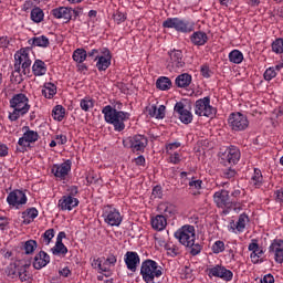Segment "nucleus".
I'll use <instances>...</instances> for the list:
<instances>
[{
    "label": "nucleus",
    "instance_id": "nucleus-53",
    "mask_svg": "<svg viewBox=\"0 0 283 283\" xmlns=\"http://www.w3.org/2000/svg\"><path fill=\"white\" fill-rule=\"evenodd\" d=\"M18 145L20 146V148H17V151H25V147H30V143L28 142V139H25L24 136H22L19 140H18Z\"/></svg>",
    "mask_w": 283,
    "mask_h": 283
},
{
    "label": "nucleus",
    "instance_id": "nucleus-63",
    "mask_svg": "<svg viewBox=\"0 0 283 283\" xmlns=\"http://www.w3.org/2000/svg\"><path fill=\"white\" fill-rule=\"evenodd\" d=\"M261 283H275V277L272 274H266L262 280Z\"/></svg>",
    "mask_w": 283,
    "mask_h": 283
},
{
    "label": "nucleus",
    "instance_id": "nucleus-8",
    "mask_svg": "<svg viewBox=\"0 0 283 283\" xmlns=\"http://www.w3.org/2000/svg\"><path fill=\"white\" fill-rule=\"evenodd\" d=\"M228 125L232 132H244V129L249 128V118L240 112L231 113L228 118Z\"/></svg>",
    "mask_w": 283,
    "mask_h": 283
},
{
    "label": "nucleus",
    "instance_id": "nucleus-1",
    "mask_svg": "<svg viewBox=\"0 0 283 283\" xmlns=\"http://www.w3.org/2000/svg\"><path fill=\"white\" fill-rule=\"evenodd\" d=\"M175 238L182 244L190 249L192 255H198L202 251V245L196 243V227L186 224L175 232Z\"/></svg>",
    "mask_w": 283,
    "mask_h": 283
},
{
    "label": "nucleus",
    "instance_id": "nucleus-13",
    "mask_svg": "<svg viewBox=\"0 0 283 283\" xmlns=\"http://www.w3.org/2000/svg\"><path fill=\"white\" fill-rule=\"evenodd\" d=\"M221 163L223 165H238L240 163V149L235 146L228 148L221 156Z\"/></svg>",
    "mask_w": 283,
    "mask_h": 283
},
{
    "label": "nucleus",
    "instance_id": "nucleus-12",
    "mask_svg": "<svg viewBox=\"0 0 283 283\" xmlns=\"http://www.w3.org/2000/svg\"><path fill=\"white\" fill-rule=\"evenodd\" d=\"M7 202L10 207H17V209H19L21 205L28 202V197L22 190L15 189L8 195Z\"/></svg>",
    "mask_w": 283,
    "mask_h": 283
},
{
    "label": "nucleus",
    "instance_id": "nucleus-15",
    "mask_svg": "<svg viewBox=\"0 0 283 283\" xmlns=\"http://www.w3.org/2000/svg\"><path fill=\"white\" fill-rule=\"evenodd\" d=\"M174 111L176 114H178L179 119L181 123H184V125H189V123L193 120V115L187 108H185V104L182 102H177Z\"/></svg>",
    "mask_w": 283,
    "mask_h": 283
},
{
    "label": "nucleus",
    "instance_id": "nucleus-22",
    "mask_svg": "<svg viewBox=\"0 0 283 283\" xmlns=\"http://www.w3.org/2000/svg\"><path fill=\"white\" fill-rule=\"evenodd\" d=\"M103 55L97 59L96 67L99 72H105L112 65V53L108 49H104Z\"/></svg>",
    "mask_w": 283,
    "mask_h": 283
},
{
    "label": "nucleus",
    "instance_id": "nucleus-61",
    "mask_svg": "<svg viewBox=\"0 0 283 283\" xmlns=\"http://www.w3.org/2000/svg\"><path fill=\"white\" fill-rule=\"evenodd\" d=\"M165 105H160L159 108H157V115H156V118H165Z\"/></svg>",
    "mask_w": 283,
    "mask_h": 283
},
{
    "label": "nucleus",
    "instance_id": "nucleus-5",
    "mask_svg": "<svg viewBox=\"0 0 283 283\" xmlns=\"http://www.w3.org/2000/svg\"><path fill=\"white\" fill-rule=\"evenodd\" d=\"M213 200L218 209H223V213H229V211L235 207V200L231 199L229 191L224 189L214 192Z\"/></svg>",
    "mask_w": 283,
    "mask_h": 283
},
{
    "label": "nucleus",
    "instance_id": "nucleus-4",
    "mask_svg": "<svg viewBox=\"0 0 283 283\" xmlns=\"http://www.w3.org/2000/svg\"><path fill=\"white\" fill-rule=\"evenodd\" d=\"M140 275L146 283H160L158 277L163 275V268L151 259H147L142 263Z\"/></svg>",
    "mask_w": 283,
    "mask_h": 283
},
{
    "label": "nucleus",
    "instance_id": "nucleus-47",
    "mask_svg": "<svg viewBox=\"0 0 283 283\" xmlns=\"http://www.w3.org/2000/svg\"><path fill=\"white\" fill-rule=\"evenodd\" d=\"M262 255H264V250H262L261 248H259L258 250L252 252L250 254V258H251V261L253 262V264H258L259 262H264V260L261 259Z\"/></svg>",
    "mask_w": 283,
    "mask_h": 283
},
{
    "label": "nucleus",
    "instance_id": "nucleus-60",
    "mask_svg": "<svg viewBox=\"0 0 283 283\" xmlns=\"http://www.w3.org/2000/svg\"><path fill=\"white\" fill-rule=\"evenodd\" d=\"M92 266H93V269H98L99 271L103 272V260H101V259H95V260L92 262Z\"/></svg>",
    "mask_w": 283,
    "mask_h": 283
},
{
    "label": "nucleus",
    "instance_id": "nucleus-59",
    "mask_svg": "<svg viewBox=\"0 0 283 283\" xmlns=\"http://www.w3.org/2000/svg\"><path fill=\"white\" fill-rule=\"evenodd\" d=\"M241 193H242V190H240V189H234V190L231 192L230 199H231V200H235V205H238V199L240 198Z\"/></svg>",
    "mask_w": 283,
    "mask_h": 283
},
{
    "label": "nucleus",
    "instance_id": "nucleus-30",
    "mask_svg": "<svg viewBox=\"0 0 283 283\" xmlns=\"http://www.w3.org/2000/svg\"><path fill=\"white\" fill-rule=\"evenodd\" d=\"M32 72L34 76H44V74L48 72V66L45 65V62L41 60H35Z\"/></svg>",
    "mask_w": 283,
    "mask_h": 283
},
{
    "label": "nucleus",
    "instance_id": "nucleus-64",
    "mask_svg": "<svg viewBox=\"0 0 283 283\" xmlns=\"http://www.w3.org/2000/svg\"><path fill=\"white\" fill-rule=\"evenodd\" d=\"M189 187H195V189H201L202 180H191L189 181Z\"/></svg>",
    "mask_w": 283,
    "mask_h": 283
},
{
    "label": "nucleus",
    "instance_id": "nucleus-17",
    "mask_svg": "<svg viewBox=\"0 0 283 283\" xmlns=\"http://www.w3.org/2000/svg\"><path fill=\"white\" fill-rule=\"evenodd\" d=\"M269 253H274L277 264H283V240H274L269 247Z\"/></svg>",
    "mask_w": 283,
    "mask_h": 283
},
{
    "label": "nucleus",
    "instance_id": "nucleus-25",
    "mask_svg": "<svg viewBox=\"0 0 283 283\" xmlns=\"http://www.w3.org/2000/svg\"><path fill=\"white\" fill-rule=\"evenodd\" d=\"M190 41L193 45H205L209 41V36L202 31H197L190 36Z\"/></svg>",
    "mask_w": 283,
    "mask_h": 283
},
{
    "label": "nucleus",
    "instance_id": "nucleus-56",
    "mask_svg": "<svg viewBox=\"0 0 283 283\" xmlns=\"http://www.w3.org/2000/svg\"><path fill=\"white\" fill-rule=\"evenodd\" d=\"M86 56H87L88 59H91L92 61H98V59L101 57V56L98 55V50H96V49H93L92 51H90L88 53H86Z\"/></svg>",
    "mask_w": 283,
    "mask_h": 283
},
{
    "label": "nucleus",
    "instance_id": "nucleus-49",
    "mask_svg": "<svg viewBox=\"0 0 283 283\" xmlns=\"http://www.w3.org/2000/svg\"><path fill=\"white\" fill-rule=\"evenodd\" d=\"M99 180H101V175L94 171L88 172L86 176V181L88 185H96L98 184Z\"/></svg>",
    "mask_w": 283,
    "mask_h": 283
},
{
    "label": "nucleus",
    "instance_id": "nucleus-57",
    "mask_svg": "<svg viewBox=\"0 0 283 283\" xmlns=\"http://www.w3.org/2000/svg\"><path fill=\"white\" fill-rule=\"evenodd\" d=\"M200 72H201V75L203 76V78L211 77V70L209 69V66L202 65Z\"/></svg>",
    "mask_w": 283,
    "mask_h": 283
},
{
    "label": "nucleus",
    "instance_id": "nucleus-19",
    "mask_svg": "<svg viewBox=\"0 0 283 283\" xmlns=\"http://www.w3.org/2000/svg\"><path fill=\"white\" fill-rule=\"evenodd\" d=\"M125 264L128 269V271H133V273H136V269L138 264H140V256H138V253L128 251L125 254Z\"/></svg>",
    "mask_w": 283,
    "mask_h": 283
},
{
    "label": "nucleus",
    "instance_id": "nucleus-10",
    "mask_svg": "<svg viewBox=\"0 0 283 283\" xmlns=\"http://www.w3.org/2000/svg\"><path fill=\"white\" fill-rule=\"evenodd\" d=\"M163 28L174 29L177 32H193V25L180 18H168L163 22Z\"/></svg>",
    "mask_w": 283,
    "mask_h": 283
},
{
    "label": "nucleus",
    "instance_id": "nucleus-23",
    "mask_svg": "<svg viewBox=\"0 0 283 283\" xmlns=\"http://www.w3.org/2000/svg\"><path fill=\"white\" fill-rule=\"evenodd\" d=\"M249 222V216L247 213H242L239 216V219L237 221V223L234 221L230 222V229H232V231H239V233H242V231H244V229H247V223Z\"/></svg>",
    "mask_w": 283,
    "mask_h": 283
},
{
    "label": "nucleus",
    "instance_id": "nucleus-31",
    "mask_svg": "<svg viewBox=\"0 0 283 283\" xmlns=\"http://www.w3.org/2000/svg\"><path fill=\"white\" fill-rule=\"evenodd\" d=\"M62 211H72V192L64 195L57 205Z\"/></svg>",
    "mask_w": 283,
    "mask_h": 283
},
{
    "label": "nucleus",
    "instance_id": "nucleus-39",
    "mask_svg": "<svg viewBox=\"0 0 283 283\" xmlns=\"http://www.w3.org/2000/svg\"><path fill=\"white\" fill-rule=\"evenodd\" d=\"M75 63H83L87 59V51L85 49H76L72 55Z\"/></svg>",
    "mask_w": 283,
    "mask_h": 283
},
{
    "label": "nucleus",
    "instance_id": "nucleus-38",
    "mask_svg": "<svg viewBox=\"0 0 283 283\" xmlns=\"http://www.w3.org/2000/svg\"><path fill=\"white\" fill-rule=\"evenodd\" d=\"M36 247H39V243H36L35 240H28L23 243V251L25 255H32L34 251H36Z\"/></svg>",
    "mask_w": 283,
    "mask_h": 283
},
{
    "label": "nucleus",
    "instance_id": "nucleus-51",
    "mask_svg": "<svg viewBox=\"0 0 283 283\" xmlns=\"http://www.w3.org/2000/svg\"><path fill=\"white\" fill-rule=\"evenodd\" d=\"M237 175L238 172L235 171V169L232 168H226L221 172L222 178H227L228 180L235 178Z\"/></svg>",
    "mask_w": 283,
    "mask_h": 283
},
{
    "label": "nucleus",
    "instance_id": "nucleus-36",
    "mask_svg": "<svg viewBox=\"0 0 283 283\" xmlns=\"http://www.w3.org/2000/svg\"><path fill=\"white\" fill-rule=\"evenodd\" d=\"M28 269H30V264L28 263L21 264L19 268L18 277L21 280V282H28L31 280L30 273H28Z\"/></svg>",
    "mask_w": 283,
    "mask_h": 283
},
{
    "label": "nucleus",
    "instance_id": "nucleus-54",
    "mask_svg": "<svg viewBox=\"0 0 283 283\" xmlns=\"http://www.w3.org/2000/svg\"><path fill=\"white\" fill-rule=\"evenodd\" d=\"M45 244H50L52 242V238H54V229L46 230L42 235Z\"/></svg>",
    "mask_w": 283,
    "mask_h": 283
},
{
    "label": "nucleus",
    "instance_id": "nucleus-14",
    "mask_svg": "<svg viewBox=\"0 0 283 283\" xmlns=\"http://www.w3.org/2000/svg\"><path fill=\"white\" fill-rule=\"evenodd\" d=\"M208 273L210 277H220L226 282H231L233 280V272H231V270H227V268L222 265H216L208 269Z\"/></svg>",
    "mask_w": 283,
    "mask_h": 283
},
{
    "label": "nucleus",
    "instance_id": "nucleus-50",
    "mask_svg": "<svg viewBox=\"0 0 283 283\" xmlns=\"http://www.w3.org/2000/svg\"><path fill=\"white\" fill-rule=\"evenodd\" d=\"M263 76L265 81H273L277 76V72H275V67L271 66L265 70Z\"/></svg>",
    "mask_w": 283,
    "mask_h": 283
},
{
    "label": "nucleus",
    "instance_id": "nucleus-41",
    "mask_svg": "<svg viewBox=\"0 0 283 283\" xmlns=\"http://www.w3.org/2000/svg\"><path fill=\"white\" fill-rule=\"evenodd\" d=\"M53 255H65L67 253V248L63 242L56 241L55 247L51 249Z\"/></svg>",
    "mask_w": 283,
    "mask_h": 283
},
{
    "label": "nucleus",
    "instance_id": "nucleus-18",
    "mask_svg": "<svg viewBox=\"0 0 283 283\" xmlns=\"http://www.w3.org/2000/svg\"><path fill=\"white\" fill-rule=\"evenodd\" d=\"M51 14H53L55 19H62L63 23H70V21L72 20V8L60 7L53 9L51 11Z\"/></svg>",
    "mask_w": 283,
    "mask_h": 283
},
{
    "label": "nucleus",
    "instance_id": "nucleus-3",
    "mask_svg": "<svg viewBox=\"0 0 283 283\" xmlns=\"http://www.w3.org/2000/svg\"><path fill=\"white\" fill-rule=\"evenodd\" d=\"M30 99L25 94L19 93L13 95L10 99V107H12L13 112L9 114V119L12 122L19 120L21 116H25L28 112H30Z\"/></svg>",
    "mask_w": 283,
    "mask_h": 283
},
{
    "label": "nucleus",
    "instance_id": "nucleus-7",
    "mask_svg": "<svg viewBox=\"0 0 283 283\" xmlns=\"http://www.w3.org/2000/svg\"><path fill=\"white\" fill-rule=\"evenodd\" d=\"M30 50H21L20 53H15L14 59V70L15 72H21L24 76H29L30 67L32 65V60H30V55L28 54Z\"/></svg>",
    "mask_w": 283,
    "mask_h": 283
},
{
    "label": "nucleus",
    "instance_id": "nucleus-21",
    "mask_svg": "<svg viewBox=\"0 0 283 283\" xmlns=\"http://www.w3.org/2000/svg\"><path fill=\"white\" fill-rule=\"evenodd\" d=\"M50 264V254L45 251H40L38 254H35L33 259V268L36 271H41L44 266H48Z\"/></svg>",
    "mask_w": 283,
    "mask_h": 283
},
{
    "label": "nucleus",
    "instance_id": "nucleus-9",
    "mask_svg": "<svg viewBox=\"0 0 283 283\" xmlns=\"http://www.w3.org/2000/svg\"><path fill=\"white\" fill-rule=\"evenodd\" d=\"M149 144V139L145 135H134L133 137H128L123 140L124 147H128L132 151H145L147 145Z\"/></svg>",
    "mask_w": 283,
    "mask_h": 283
},
{
    "label": "nucleus",
    "instance_id": "nucleus-45",
    "mask_svg": "<svg viewBox=\"0 0 283 283\" xmlns=\"http://www.w3.org/2000/svg\"><path fill=\"white\" fill-rule=\"evenodd\" d=\"M25 129L28 130L23 134V137L25 138L27 143H36V140H39V133L30 130L29 127H25Z\"/></svg>",
    "mask_w": 283,
    "mask_h": 283
},
{
    "label": "nucleus",
    "instance_id": "nucleus-62",
    "mask_svg": "<svg viewBox=\"0 0 283 283\" xmlns=\"http://www.w3.org/2000/svg\"><path fill=\"white\" fill-rule=\"evenodd\" d=\"M10 224V221H8L7 217H0V229L3 231Z\"/></svg>",
    "mask_w": 283,
    "mask_h": 283
},
{
    "label": "nucleus",
    "instance_id": "nucleus-35",
    "mask_svg": "<svg viewBox=\"0 0 283 283\" xmlns=\"http://www.w3.org/2000/svg\"><path fill=\"white\" fill-rule=\"evenodd\" d=\"M19 269H21V263H11L6 269V274L8 277H11V280H14V277H19Z\"/></svg>",
    "mask_w": 283,
    "mask_h": 283
},
{
    "label": "nucleus",
    "instance_id": "nucleus-46",
    "mask_svg": "<svg viewBox=\"0 0 283 283\" xmlns=\"http://www.w3.org/2000/svg\"><path fill=\"white\" fill-rule=\"evenodd\" d=\"M165 249L171 258H176L177 255H180V249L171 242L166 243Z\"/></svg>",
    "mask_w": 283,
    "mask_h": 283
},
{
    "label": "nucleus",
    "instance_id": "nucleus-55",
    "mask_svg": "<svg viewBox=\"0 0 283 283\" xmlns=\"http://www.w3.org/2000/svg\"><path fill=\"white\" fill-rule=\"evenodd\" d=\"M213 253H222L224 251V242L223 241H216L212 245Z\"/></svg>",
    "mask_w": 283,
    "mask_h": 283
},
{
    "label": "nucleus",
    "instance_id": "nucleus-28",
    "mask_svg": "<svg viewBox=\"0 0 283 283\" xmlns=\"http://www.w3.org/2000/svg\"><path fill=\"white\" fill-rule=\"evenodd\" d=\"M116 262H117L116 255L108 254V256L105 259L103 263V273H106L104 274L105 277H109V275H112V273L109 272V268L116 266Z\"/></svg>",
    "mask_w": 283,
    "mask_h": 283
},
{
    "label": "nucleus",
    "instance_id": "nucleus-52",
    "mask_svg": "<svg viewBox=\"0 0 283 283\" xmlns=\"http://www.w3.org/2000/svg\"><path fill=\"white\" fill-rule=\"evenodd\" d=\"M113 19L118 25H120V23H125V21H127V15L120 11H116L113 14Z\"/></svg>",
    "mask_w": 283,
    "mask_h": 283
},
{
    "label": "nucleus",
    "instance_id": "nucleus-40",
    "mask_svg": "<svg viewBox=\"0 0 283 283\" xmlns=\"http://www.w3.org/2000/svg\"><path fill=\"white\" fill-rule=\"evenodd\" d=\"M45 17V14L43 13V9L35 7L34 9H32L31 11V20L34 23H41V21H43V18Z\"/></svg>",
    "mask_w": 283,
    "mask_h": 283
},
{
    "label": "nucleus",
    "instance_id": "nucleus-2",
    "mask_svg": "<svg viewBox=\"0 0 283 283\" xmlns=\"http://www.w3.org/2000/svg\"><path fill=\"white\" fill-rule=\"evenodd\" d=\"M102 114H104V119L113 125L115 132H123L125 129V120H129L132 114L123 111H117L112 107V105H107L102 109Z\"/></svg>",
    "mask_w": 283,
    "mask_h": 283
},
{
    "label": "nucleus",
    "instance_id": "nucleus-43",
    "mask_svg": "<svg viewBox=\"0 0 283 283\" xmlns=\"http://www.w3.org/2000/svg\"><path fill=\"white\" fill-rule=\"evenodd\" d=\"M262 171L258 168L254 169V175L251 178V182L252 185H254V187L260 188L262 187Z\"/></svg>",
    "mask_w": 283,
    "mask_h": 283
},
{
    "label": "nucleus",
    "instance_id": "nucleus-27",
    "mask_svg": "<svg viewBox=\"0 0 283 283\" xmlns=\"http://www.w3.org/2000/svg\"><path fill=\"white\" fill-rule=\"evenodd\" d=\"M29 45H34L35 48H48L50 45V39L45 35L34 36L29 40Z\"/></svg>",
    "mask_w": 283,
    "mask_h": 283
},
{
    "label": "nucleus",
    "instance_id": "nucleus-24",
    "mask_svg": "<svg viewBox=\"0 0 283 283\" xmlns=\"http://www.w3.org/2000/svg\"><path fill=\"white\" fill-rule=\"evenodd\" d=\"M191 81H192L191 74L184 73L176 77L175 85L180 88L189 87L191 85Z\"/></svg>",
    "mask_w": 283,
    "mask_h": 283
},
{
    "label": "nucleus",
    "instance_id": "nucleus-44",
    "mask_svg": "<svg viewBox=\"0 0 283 283\" xmlns=\"http://www.w3.org/2000/svg\"><path fill=\"white\" fill-rule=\"evenodd\" d=\"M271 48L274 54H283V39L282 38L275 39L272 42Z\"/></svg>",
    "mask_w": 283,
    "mask_h": 283
},
{
    "label": "nucleus",
    "instance_id": "nucleus-42",
    "mask_svg": "<svg viewBox=\"0 0 283 283\" xmlns=\"http://www.w3.org/2000/svg\"><path fill=\"white\" fill-rule=\"evenodd\" d=\"M52 117L54 120H63V118H65V108L61 105H56L52 111Z\"/></svg>",
    "mask_w": 283,
    "mask_h": 283
},
{
    "label": "nucleus",
    "instance_id": "nucleus-29",
    "mask_svg": "<svg viewBox=\"0 0 283 283\" xmlns=\"http://www.w3.org/2000/svg\"><path fill=\"white\" fill-rule=\"evenodd\" d=\"M39 216V210L36 208H29L22 212L23 224H30Z\"/></svg>",
    "mask_w": 283,
    "mask_h": 283
},
{
    "label": "nucleus",
    "instance_id": "nucleus-11",
    "mask_svg": "<svg viewBox=\"0 0 283 283\" xmlns=\"http://www.w3.org/2000/svg\"><path fill=\"white\" fill-rule=\"evenodd\" d=\"M102 217L104 218V222L109 224V227H120V222H123V216L112 206L104 207Z\"/></svg>",
    "mask_w": 283,
    "mask_h": 283
},
{
    "label": "nucleus",
    "instance_id": "nucleus-58",
    "mask_svg": "<svg viewBox=\"0 0 283 283\" xmlns=\"http://www.w3.org/2000/svg\"><path fill=\"white\" fill-rule=\"evenodd\" d=\"M153 196H154L155 198H163V187H160V186H155V187L153 188Z\"/></svg>",
    "mask_w": 283,
    "mask_h": 283
},
{
    "label": "nucleus",
    "instance_id": "nucleus-32",
    "mask_svg": "<svg viewBox=\"0 0 283 283\" xmlns=\"http://www.w3.org/2000/svg\"><path fill=\"white\" fill-rule=\"evenodd\" d=\"M56 95V85L53 83H45L43 88H42V96L44 98H54Z\"/></svg>",
    "mask_w": 283,
    "mask_h": 283
},
{
    "label": "nucleus",
    "instance_id": "nucleus-26",
    "mask_svg": "<svg viewBox=\"0 0 283 283\" xmlns=\"http://www.w3.org/2000/svg\"><path fill=\"white\" fill-rule=\"evenodd\" d=\"M151 227L155 231H164L167 227V218L163 214H158L151 219Z\"/></svg>",
    "mask_w": 283,
    "mask_h": 283
},
{
    "label": "nucleus",
    "instance_id": "nucleus-33",
    "mask_svg": "<svg viewBox=\"0 0 283 283\" xmlns=\"http://www.w3.org/2000/svg\"><path fill=\"white\" fill-rule=\"evenodd\" d=\"M158 209L163 211L165 218H171L176 213V207L171 203H161Z\"/></svg>",
    "mask_w": 283,
    "mask_h": 283
},
{
    "label": "nucleus",
    "instance_id": "nucleus-6",
    "mask_svg": "<svg viewBox=\"0 0 283 283\" xmlns=\"http://www.w3.org/2000/svg\"><path fill=\"white\" fill-rule=\"evenodd\" d=\"M216 108L211 106V97L209 96L197 99L195 103V114L197 116H206L207 118H211L216 116Z\"/></svg>",
    "mask_w": 283,
    "mask_h": 283
},
{
    "label": "nucleus",
    "instance_id": "nucleus-37",
    "mask_svg": "<svg viewBox=\"0 0 283 283\" xmlns=\"http://www.w3.org/2000/svg\"><path fill=\"white\" fill-rule=\"evenodd\" d=\"M230 63H234L235 65H240L242 61H244V55L239 50H233L229 53Z\"/></svg>",
    "mask_w": 283,
    "mask_h": 283
},
{
    "label": "nucleus",
    "instance_id": "nucleus-48",
    "mask_svg": "<svg viewBox=\"0 0 283 283\" xmlns=\"http://www.w3.org/2000/svg\"><path fill=\"white\" fill-rule=\"evenodd\" d=\"M81 108L84 112H90V109H92V107H94V99L90 98V97H84L81 103Z\"/></svg>",
    "mask_w": 283,
    "mask_h": 283
},
{
    "label": "nucleus",
    "instance_id": "nucleus-20",
    "mask_svg": "<svg viewBox=\"0 0 283 283\" xmlns=\"http://www.w3.org/2000/svg\"><path fill=\"white\" fill-rule=\"evenodd\" d=\"M168 54L170 56V63L172 67H177L178 70H180V67H185L186 63L182 51L174 49L169 51Z\"/></svg>",
    "mask_w": 283,
    "mask_h": 283
},
{
    "label": "nucleus",
    "instance_id": "nucleus-16",
    "mask_svg": "<svg viewBox=\"0 0 283 283\" xmlns=\"http://www.w3.org/2000/svg\"><path fill=\"white\" fill-rule=\"evenodd\" d=\"M71 169H72V161L66 160L61 165L59 164L53 165L52 174L55 176V178L65 179V176L70 174Z\"/></svg>",
    "mask_w": 283,
    "mask_h": 283
},
{
    "label": "nucleus",
    "instance_id": "nucleus-34",
    "mask_svg": "<svg viewBox=\"0 0 283 283\" xmlns=\"http://www.w3.org/2000/svg\"><path fill=\"white\" fill-rule=\"evenodd\" d=\"M156 87L163 92L171 90V80L169 77L161 76L157 80Z\"/></svg>",
    "mask_w": 283,
    "mask_h": 283
}]
</instances>
